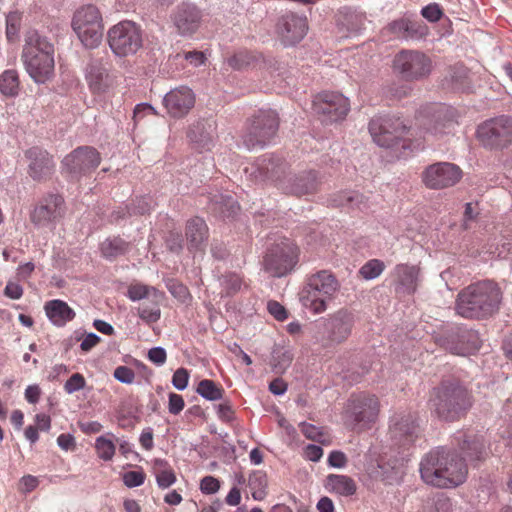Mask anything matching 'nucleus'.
<instances>
[{
	"label": "nucleus",
	"instance_id": "obj_54",
	"mask_svg": "<svg viewBox=\"0 0 512 512\" xmlns=\"http://www.w3.org/2000/svg\"><path fill=\"white\" fill-rule=\"evenodd\" d=\"M165 243L168 250L173 253L179 254L183 249V238L179 232H169Z\"/></svg>",
	"mask_w": 512,
	"mask_h": 512
},
{
	"label": "nucleus",
	"instance_id": "obj_55",
	"mask_svg": "<svg viewBox=\"0 0 512 512\" xmlns=\"http://www.w3.org/2000/svg\"><path fill=\"white\" fill-rule=\"evenodd\" d=\"M114 378L123 384H131L135 379L134 371L127 366H118L113 373Z\"/></svg>",
	"mask_w": 512,
	"mask_h": 512
},
{
	"label": "nucleus",
	"instance_id": "obj_32",
	"mask_svg": "<svg viewBox=\"0 0 512 512\" xmlns=\"http://www.w3.org/2000/svg\"><path fill=\"white\" fill-rule=\"evenodd\" d=\"M86 79L94 92H104L109 86L107 68L99 59H92L87 67Z\"/></svg>",
	"mask_w": 512,
	"mask_h": 512
},
{
	"label": "nucleus",
	"instance_id": "obj_15",
	"mask_svg": "<svg viewBox=\"0 0 512 512\" xmlns=\"http://www.w3.org/2000/svg\"><path fill=\"white\" fill-rule=\"evenodd\" d=\"M100 163V153L92 146L77 147L62 161L64 168L74 176L87 175L94 171Z\"/></svg>",
	"mask_w": 512,
	"mask_h": 512
},
{
	"label": "nucleus",
	"instance_id": "obj_38",
	"mask_svg": "<svg viewBox=\"0 0 512 512\" xmlns=\"http://www.w3.org/2000/svg\"><path fill=\"white\" fill-rule=\"evenodd\" d=\"M127 297L131 301H139L142 299H156L163 300L164 293L155 287L148 286L142 283L131 284L127 290Z\"/></svg>",
	"mask_w": 512,
	"mask_h": 512
},
{
	"label": "nucleus",
	"instance_id": "obj_51",
	"mask_svg": "<svg viewBox=\"0 0 512 512\" xmlns=\"http://www.w3.org/2000/svg\"><path fill=\"white\" fill-rule=\"evenodd\" d=\"M293 360L288 351H276L272 358V368L276 373H283L290 366Z\"/></svg>",
	"mask_w": 512,
	"mask_h": 512
},
{
	"label": "nucleus",
	"instance_id": "obj_61",
	"mask_svg": "<svg viewBox=\"0 0 512 512\" xmlns=\"http://www.w3.org/2000/svg\"><path fill=\"white\" fill-rule=\"evenodd\" d=\"M422 16L430 22H437L442 17V10L436 3L429 4L422 8Z\"/></svg>",
	"mask_w": 512,
	"mask_h": 512
},
{
	"label": "nucleus",
	"instance_id": "obj_2",
	"mask_svg": "<svg viewBox=\"0 0 512 512\" xmlns=\"http://www.w3.org/2000/svg\"><path fill=\"white\" fill-rule=\"evenodd\" d=\"M503 294L497 283L478 281L463 288L455 300V312L466 319H487L499 311Z\"/></svg>",
	"mask_w": 512,
	"mask_h": 512
},
{
	"label": "nucleus",
	"instance_id": "obj_20",
	"mask_svg": "<svg viewBox=\"0 0 512 512\" xmlns=\"http://www.w3.org/2000/svg\"><path fill=\"white\" fill-rule=\"evenodd\" d=\"M320 182L317 173L313 170L303 171L298 174L289 172L287 177L280 182V190L286 194L301 197L317 192Z\"/></svg>",
	"mask_w": 512,
	"mask_h": 512
},
{
	"label": "nucleus",
	"instance_id": "obj_4",
	"mask_svg": "<svg viewBox=\"0 0 512 512\" xmlns=\"http://www.w3.org/2000/svg\"><path fill=\"white\" fill-rule=\"evenodd\" d=\"M340 283L328 270H321L312 274L307 285L300 293L302 305L315 314L327 309V301L331 300L339 291Z\"/></svg>",
	"mask_w": 512,
	"mask_h": 512
},
{
	"label": "nucleus",
	"instance_id": "obj_56",
	"mask_svg": "<svg viewBox=\"0 0 512 512\" xmlns=\"http://www.w3.org/2000/svg\"><path fill=\"white\" fill-rule=\"evenodd\" d=\"M188 380H189V373H188L187 369L178 368L173 374L172 384L177 390L183 391L188 386Z\"/></svg>",
	"mask_w": 512,
	"mask_h": 512
},
{
	"label": "nucleus",
	"instance_id": "obj_35",
	"mask_svg": "<svg viewBox=\"0 0 512 512\" xmlns=\"http://www.w3.org/2000/svg\"><path fill=\"white\" fill-rule=\"evenodd\" d=\"M325 486L341 496H352L357 490L355 481L347 475L330 474L326 477Z\"/></svg>",
	"mask_w": 512,
	"mask_h": 512
},
{
	"label": "nucleus",
	"instance_id": "obj_22",
	"mask_svg": "<svg viewBox=\"0 0 512 512\" xmlns=\"http://www.w3.org/2000/svg\"><path fill=\"white\" fill-rule=\"evenodd\" d=\"M163 104L171 117L182 118L194 107L195 95L190 88L181 86L169 91Z\"/></svg>",
	"mask_w": 512,
	"mask_h": 512
},
{
	"label": "nucleus",
	"instance_id": "obj_57",
	"mask_svg": "<svg viewBox=\"0 0 512 512\" xmlns=\"http://www.w3.org/2000/svg\"><path fill=\"white\" fill-rule=\"evenodd\" d=\"M145 480V474L140 471H129L124 473L123 475V482L124 484L129 487H138L144 483Z\"/></svg>",
	"mask_w": 512,
	"mask_h": 512
},
{
	"label": "nucleus",
	"instance_id": "obj_63",
	"mask_svg": "<svg viewBox=\"0 0 512 512\" xmlns=\"http://www.w3.org/2000/svg\"><path fill=\"white\" fill-rule=\"evenodd\" d=\"M185 402L181 395L176 393L169 394L168 411L173 415H178L184 408Z\"/></svg>",
	"mask_w": 512,
	"mask_h": 512
},
{
	"label": "nucleus",
	"instance_id": "obj_7",
	"mask_svg": "<svg viewBox=\"0 0 512 512\" xmlns=\"http://www.w3.org/2000/svg\"><path fill=\"white\" fill-rule=\"evenodd\" d=\"M72 28L87 48L97 47L103 37L102 16L94 5L79 8L72 18Z\"/></svg>",
	"mask_w": 512,
	"mask_h": 512
},
{
	"label": "nucleus",
	"instance_id": "obj_3",
	"mask_svg": "<svg viewBox=\"0 0 512 512\" xmlns=\"http://www.w3.org/2000/svg\"><path fill=\"white\" fill-rule=\"evenodd\" d=\"M429 402L438 418L452 422L467 414L473 405V396L460 381L449 379L433 388Z\"/></svg>",
	"mask_w": 512,
	"mask_h": 512
},
{
	"label": "nucleus",
	"instance_id": "obj_5",
	"mask_svg": "<svg viewBox=\"0 0 512 512\" xmlns=\"http://www.w3.org/2000/svg\"><path fill=\"white\" fill-rule=\"evenodd\" d=\"M298 257L296 244L288 238H279L266 249L262 260L263 270L274 278L285 277L294 270Z\"/></svg>",
	"mask_w": 512,
	"mask_h": 512
},
{
	"label": "nucleus",
	"instance_id": "obj_58",
	"mask_svg": "<svg viewBox=\"0 0 512 512\" xmlns=\"http://www.w3.org/2000/svg\"><path fill=\"white\" fill-rule=\"evenodd\" d=\"M210 252L215 260L223 261L229 256V251L224 242L213 240L210 247Z\"/></svg>",
	"mask_w": 512,
	"mask_h": 512
},
{
	"label": "nucleus",
	"instance_id": "obj_28",
	"mask_svg": "<svg viewBox=\"0 0 512 512\" xmlns=\"http://www.w3.org/2000/svg\"><path fill=\"white\" fill-rule=\"evenodd\" d=\"M395 291L400 294H413L417 288L419 269L416 266L399 264L395 267Z\"/></svg>",
	"mask_w": 512,
	"mask_h": 512
},
{
	"label": "nucleus",
	"instance_id": "obj_41",
	"mask_svg": "<svg viewBox=\"0 0 512 512\" xmlns=\"http://www.w3.org/2000/svg\"><path fill=\"white\" fill-rule=\"evenodd\" d=\"M137 308V315L147 324L157 322L161 317L160 303L162 300L148 299Z\"/></svg>",
	"mask_w": 512,
	"mask_h": 512
},
{
	"label": "nucleus",
	"instance_id": "obj_37",
	"mask_svg": "<svg viewBox=\"0 0 512 512\" xmlns=\"http://www.w3.org/2000/svg\"><path fill=\"white\" fill-rule=\"evenodd\" d=\"M385 117L383 115H377L373 117L369 122V133L373 141L380 147L390 148L393 146L392 138L387 137L388 130L386 128Z\"/></svg>",
	"mask_w": 512,
	"mask_h": 512
},
{
	"label": "nucleus",
	"instance_id": "obj_59",
	"mask_svg": "<svg viewBox=\"0 0 512 512\" xmlns=\"http://www.w3.org/2000/svg\"><path fill=\"white\" fill-rule=\"evenodd\" d=\"M152 199L150 197L137 198L133 205L130 207L132 214L144 215L151 210Z\"/></svg>",
	"mask_w": 512,
	"mask_h": 512
},
{
	"label": "nucleus",
	"instance_id": "obj_26",
	"mask_svg": "<svg viewBox=\"0 0 512 512\" xmlns=\"http://www.w3.org/2000/svg\"><path fill=\"white\" fill-rule=\"evenodd\" d=\"M202 15L200 10L192 4L180 5L173 16L174 25L181 35H191L200 26Z\"/></svg>",
	"mask_w": 512,
	"mask_h": 512
},
{
	"label": "nucleus",
	"instance_id": "obj_40",
	"mask_svg": "<svg viewBox=\"0 0 512 512\" xmlns=\"http://www.w3.org/2000/svg\"><path fill=\"white\" fill-rule=\"evenodd\" d=\"M461 450L470 461H481L487 455L484 440L478 436H474L471 440H464Z\"/></svg>",
	"mask_w": 512,
	"mask_h": 512
},
{
	"label": "nucleus",
	"instance_id": "obj_18",
	"mask_svg": "<svg viewBox=\"0 0 512 512\" xmlns=\"http://www.w3.org/2000/svg\"><path fill=\"white\" fill-rule=\"evenodd\" d=\"M276 31L280 42L285 47L294 46L307 34V18L292 12L287 13L279 18L276 25Z\"/></svg>",
	"mask_w": 512,
	"mask_h": 512
},
{
	"label": "nucleus",
	"instance_id": "obj_50",
	"mask_svg": "<svg viewBox=\"0 0 512 512\" xmlns=\"http://www.w3.org/2000/svg\"><path fill=\"white\" fill-rule=\"evenodd\" d=\"M21 25V14L11 12L6 17V36L9 41H15L18 38Z\"/></svg>",
	"mask_w": 512,
	"mask_h": 512
},
{
	"label": "nucleus",
	"instance_id": "obj_11",
	"mask_svg": "<svg viewBox=\"0 0 512 512\" xmlns=\"http://www.w3.org/2000/svg\"><path fill=\"white\" fill-rule=\"evenodd\" d=\"M477 137L485 148L502 149L512 143V118L499 116L482 123Z\"/></svg>",
	"mask_w": 512,
	"mask_h": 512
},
{
	"label": "nucleus",
	"instance_id": "obj_34",
	"mask_svg": "<svg viewBox=\"0 0 512 512\" xmlns=\"http://www.w3.org/2000/svg\"><path fill=\"white\" fill-rule=\"evenodd\" d=\"M210 212L221 218H232L240 210L238 202L231 195L215 194L208 203Z\"/></svg>",
	"mask_w": 512,
	"mask_h": 512
},
{
	"label": "nucleus",
	"instance_id": "obj_45",
	"mask_svg": "<svg viewBox=\"0 0 512 512\" xmlns=\"http://www.w3.org/2000/svg\"><path fill=\"white\" fill-rule=\"evenodd\" d=\"M331 204L335 207L340 206H357L359 207L364 202V196L357 192H340L330 200Z\"/></svg>",
	"mask_w": 512,
	"mask_h": 512
},
{
	"label": "nucleus",
	"instance_id": "obj_10",
	"mask_svg": "<svg viewBox=\"0 0 512 512\" xmlns=\"http://www.w3.org/2000/svg\"><path fill=\"white\" fill-rule=\"evenodd\" d=\"M108 43L117 56L134 54L142 46L141 31L134 22L122 21L109 29Z\"/></svg>",
	"mask_w": 512,
	"mask_h": 512
},
{
	"label": "nucleus",
	"instance_id": "obj_6",
	"mask_svg": "<svg viewBox=\"0 0 512 512\" xmlns=\"http://www.w3.org/2000/svg\"><path fill=\"white\" fill-rule=\"evenodd\" d=\"M279 118L275 111L259 110L247 120L243 143L248 149L263 148L276 135Z\"/></svg>",
	"mask_w": 512,
	"mask_h": 512
},
{
	"label": "nucleus",
	"instance_id": "obj_31",
	"mask_svg": "<svg viewBox=\"0 0 512 512\" xmlns=\"http://www.w3.org/2000/svg\"><path fill=\"white\" fill-rule=\"evenodd\" d=\"M215 123L211 120L196 121L187 133L191 142L196 143L201 148H209L215 135Z\"/></svg>",
	"mask_w": 512,
	"mask_h": 512
},
{
	"label": "nucleus",
	"instance_id": "obj_17",
	"mask_svg": "<svg viewBox=\"0 0 512 512\" xmlns=\"http://www.w3.org/2000/svg\"><path fill=\"white\" fill-rule=\"evenodd\" d=\"M64 199L59 194L44 196L31 212V222L37 227H47L64 215Z\"/></svg>",
	"mask_w": 512,
	"mask_h": 512
},
{
	"label": "nucleus",
	"instance_id": "obj_53",
	"mask_svg": "<svg viewBox=\"0 0 512 512\" xmlns=\"http://www.w3.org/2000/svg\"><path fill=\"white\" fill-rule=\"evenodd\" d=\"M85 385L86 381L83 375L75 373L65 382L64 389L68 394H72L83 389Z\"/></svg>",
	"mask_w": 512,
	"mask_h": 512
},
{
	"label": "nucleus",
	"instance_id": "obj_52",
	"mask_svg": "<svg viewBox=\"0 0 512 512\" xmlns=\"http://www.w3.org/2000/svg\"><path fill=\"white\" fill-rule=\"evenodd\" d=\"M156 481L160 488L166 489L176 482V475L171 468H165L156 473Z\"/></svg>",
	"mask_w": 512,
	"mask_h": 512
},
{
	"label": "nucleus",
	"instance_id": "obj_23",
	"mask_svg": "<svg viewBox=\"0 0 512 512\" xmlns=\"http://www.w3.org/2000/svg\"><path fill=\"white\" fill-rule=\"evenodd\" d=\"M395 38L404 40H421L428 35V26L421 20L401 17L393 20L385 28Z\"/></svg>",
	"mask_w": 512,
	"mask_h": 512
},
{
	"label": "nucleus",
	"instance_id": "obj_24",
	"mask_svg": "<svg viewBox=\"0 0 512 512\" xmlns=\"http://www.w3.org/2000/svg\"><path fill=\"white\" fill-rule=\"evenodd\" d=\"M419 431L417 418L412 414L395 417L389 429L391 439L401 446L412 443L418 437Z\"/></svg>",
	"mask_w": 512,
	"mask_h": 512
},
{
	"label": "nucleus",
	"instance_id": "obj_25",
	"mask_svg": "<svg viewBox=\"0 0 512 512\" xmlns=\"http://www.w3.org/2000/svg\"><path fill=\"white\" fill-rule=\"evenodd\" d=\"M456 121L454 109L446 106H439L424 124L427 133L440 137L453 132Z\"/></svg>",
	"mask_w": 512,
	"mask_h": 512
},
{
	"label": "nucleus",
	"instance_id": "obj_30",
	"mask_svg": "<svg viewBox=\"0 0 512 512\" xmlns=\"http://www.w3.org/2000/svg\"><path fill=\"white\" fill-rule=\"evenodd\" d=\"M44 310L48 319L57 327L64 326L76 316L75 311L66 302L60 299L46 302Z\"/></svg>",
	"mask_w": 512,
	"mask_h": 512
},
{
	"label": "nucleus",
	"instance_id": "obj_47",
	"mask_svg": "<svg viewBox=\"0 0 512 512\" xmlns=\"http://www.w3.org/2000/svg\"><path fill=\"white\" fill-rule=\"evenodd\" d=\"M256 61V56L249 51H239L227 59L228 65L234 70H243Z\"/></svg>",
	"mask_w": 512,
	"mask_h": 512
},
{
	"label": "nucleus",
	"instance_id": "obj_16",
	"mask_svg": "<svg viewBox=\"0 0 512 512\" xmlns=\"http://www.w3.org/2000/svg\"><path fill=\"white\" fill-rule=\"evenodd\" d=\"M461 169L449 162L429 165L422 173V181L429 189H444L454 186L461 179Z\"/></svg>",
	"mask_w": 512,
	"mask_h": 512
},
{
	"label": "nucleus",
	"instance_id": "obj_62",
	"mask_svg": "<svg viewBox=\"0 0 512 512\" xmlns=\"http://www.w3.org/2000/svg\"><path fill=\"white\" fill-rule=\"evenodd\" d=\"M267 309L268 312L278 321H284L288 317L285 307L277 301H269L267 303Z\"/></svg>",
	"mask_w": 512,
	"mask_h": 512
},
{
	"label": "nucleus",
	"instance_id": "obj_19",
	"mask_svg": "<svg viewBox=\"0 0 512 512\" xmlns=\"http://www.w3.org/2000/svg\"><path fill=\"white\" fill-rule=\"evenodd\" d=\"M288 164L278 156L265 154L252 166L251 175L257 181L271 180L280 189V182L287 177Z\"/></svg>",
	"mask_w": 512,
	"mask_h": 512
},
{
	"label": "nucleus",
	"instance_id": "obj_49",
	"mask_svg": "<svg viewBox=\"0 0 512 512\" xmlns=\"http://www.w3.org/2000/svg\"><path fill=\"white\" fill-rule=\"evenodd\" d=\"M95 449L100 459L109 461L113 458L116 447L112 440L99 436L95 441Z\"/></svg>",
	"mask_w": 512,
	"mask_h": 512
},
{
	"label": "nucleus",
	"instance_id": "obj_44",
	"mask_svg": "<svg viewBox=\"0 0 512 512\" xmlns=\"http://www.w3.org/2000/svg\"><path fill=\"white\" fill-rule=\"evenodd\" d=\"M385 117L386 128L388 130V136L392 138L393 146L398 143L404 134L407 132V126L404 122L395 116L383 115Z\"/></svg>",
	"mask_w": 512,
	"mask_h": 512
},
{
	"label": "nucleus",
	"instance_id": "obj_29",
	"mask_svg": "<svg viewBox=\"0 0 512 512\" xmlns=\"http://www.w3.org/2000/svg\"><path fill=\"white\" fill-rule=\"evenodd\" d=\"M186 239L189 251L200 250L208 238V227L200 217H194L187 221Z\"/></svg>",
	"mask_w": 512,
	"mask_h": 512
},
{
	"label": "nucleus",
	"instance_id": "obj_43",
	"mask_svg": "<svg viewBox=\"0 0 512 512\" xmlns=\"http://www.w3.org/2000/svg\"><path fill=\"white\" fill-rule=\"evenodd\" d=\"M196 392L201 397L209 401L221 400L224 395V389L209 379L201 380L198 384Z\"/></svg>",
	"mask_w": 512,
	"mask_h": 512
},
{
	"label": "nucleus",
	"instance_id": "obj_14",
	"mask_svg": "<svg viewBox=\"0 0 512 512\" xmlns=\"http://www.w3.org/2000/svg\"><path fill=\"white\" fill-rule=\"evenodd\" d=\"M352 324V314L347 310L341 309L328 318L319 320L315 327L319 339L339 343L349 336Z\"/></svg>",
	"mask_w": 512,
	"mask_h": 512
},
{
	"label": "nucleus",
	"instance_id": "obj_46",
	"mask_svg": "<svg viewBox=\"0 0 512 512\" xmlns=\"http://www.w3.org/2000/svg\"><path fill=\"white\" fill-rule=\"evenodd\" d=\"M221 287L227 296L237 293L242 286V277L235 272H226L219 278Z\"/></svg>",
	"mask_w": 512,
	"mask_h": 512
},
{
	"label": "nucleus",
	"instance_id": "obj_39",
	"mask_svg": "<svg viewBox=\"0 0 512 512\" xmlns=\"http://www.w3.org/2000/svg\"><path fill=\"white\" fill-rule=\"evenodd\" d=\"M248 487L254 500L262 501L267 496L268 479L265 472L253 471L248 478Z\"/></svg>",
	"mask_w": 512,
	"mask_h": 512
},
{
	"label": "nucleus",
	"instance_id": "obj_60",
	"mask_svg": "<svg viewBox=\"0 0 512 512\" xmlns=\"http://www.w3.org/2000/svg\"><path fill=\"white\" fill-rule=\"evenodd\" d=\"M220 489V482L213 476H205L200 482V490L204 494H214Z\"/></svg>",
	"mask_w": 512,
	"mask_h": 512
},
{
	"label": "nucleus",
	"instance_id": "obj_36",
	"mask_svg": "<svg viewBox=\"0 0 512 512\" xmlns=\"http://www.w3.org/2000/svg\"><path fill=\"white\" fill-rule=\"evenodd\" d=\"M130 242L125 241L119 236L105 239L100 244L101 255L108 260H113L119 256L125 255L130 250Z\"/></svg>",
	"mask_w": 512,
	"mask_h": 512
},
{
	"label": "nucleus",
	"instance_id": "obj_64",
	"mask_svg": "<svg viewBox=\"0 0 512 512\" xmlns=\"http://www.w3.org/2000/svg\"><path fill=\"white\" fill-rule=\"evenodd\" d=\"M409 91L406 85L393 83L387 87L386 94L391 98L402 99L409 94Z\"/></svg>",
	"mask_w": 512,
	"mask_h": 512
},
{
	"label": "nucleus",
	"instance_id": "obj_12",
	"mask_svg": "<svg viewBox=\"0 0 512 512\" xmlns=\"http://www.w3.org/2000/svg\"><path fill=\"white\" fill-rule=\"evenodd\" d=\"M438 342L452 354L467 356L480 349L482 339L477 330L459 326L447 331L438 339Z\"/></svg>",
	"mask_w": 512,
	"mask_h": 512
},
{
	"label": "nucleus",
	"instance_id": "obj_13",
	"mask_svg": "<svg viewBox=\"0 0 512 512\" xmlns=\"http://www.w3.org/2000/svg\"><path fill=\"white\" fill-rule=\"evenodd\" d=\"M313 109L323 123L331 124L346 117L350 104L341 93L322 92L315 97Z\"/></svg>",
	"mask_w": 512,
	"mask_h": 512
},
{
	"label": "nucleus",
	"instance_id": "obj_1",
	"mask_svg": "<svg viewBox=\"0 0 512 512\" xmlns=\"http://www.w3.org/2000/svg\"><path fill=\"white\" fill-rule=\"evenodd\" d=\"M421 479L437 488H453L467 477L465 460L453 448L439 446L429 451L420 462Z\"/></svg>",
	"mask_w": 512,
	"mask_h": 512
},
{
	"label": "nucleus",
	"instance_id": "obj_27",
	"mask_svg": "<svg viewBox=\"0 0 512 512\" xmlns=\"http://www.w3.org/2000/svg\"><path fill=\"white\" fill-rule=\"evenodd\" d=\"M28 74L38 83L47 81L54 72V54L42 53L40 56L23 59Z\"/></svg>",
	"mask_w": 512,
	"mask_h": 512
},
{
	"label": "nucleus",
	"instance_id": "obj_33",
	"mask_svg": "<svg viewBox=\"0 0 512 512\" xmlns=\"http://www.w3.org/2000/svg\"><path fill=\"white\" fill-rule=\"evenodd\" d=\"M54 54V46L45 36L38 31H30L25 38V46L22 52V59L40 56L42 53Z\"/></svg>",
	"mask_w": 512,
	"mask_h": 512
},
{
	"label": "nucleus",
	"instance_id": "obj_48",
	"mask_svg": "<svg viewBox=\"0 0 512 512\" xmlns=\"http://www.w3.org/2000/svg\"><path fill=\"white\" fill-rule=\"evenodd\" d=\"M385 269V264L379 259H371L366 262L359 270V274L365 280L377 278Z\"/></svg>",
	"mask_w": 512,
	"mask_h": 512
},
{
	"label": "nucleus",
	"instance_id": "obj_21",
	"mask_svg": "<svg viewBox=\"0 0 512 512\" xmlns=\"http://www.w3.org/2000/svg\"><path fill=\"white\" fill-rule=\"evenodd\" d=\"M28 161V174L37 182L46 181L54 173L55 163L52 156L39 147H32L25 152Z\"/></svg>",
	"mask_w": 512,
	"mask_h": 512
},
{
	"label": "nucleus",
	"instance_id": "obj_42",
	"mask_svg": "<svg viewBox=\"0 0 512 512\" xmlns=\"http://www.w3.org/2000/svg\"><path fill=\"white\" fill-rule=\"evenodd\" d=\"M19 77L16 70L10 69L0 75V91L6 96H16L19 92Z\"/></svg>",
	"mask_w": 512,
	"mask_h": 512
},
{
	"label": "nucleus",
	"instance_id": "obj_9",
	"mask_svg": "<svg viewBox=\"0 0 512 512\" xmlns=\"http://www.w3.org/2000/svg\"><path fill=\"white\" fill-rule=\"evenodd\" d=\"M393 68L402 79L418 81L429 76L432 71V62L423 52L402 50L395 55Z\"/></svg>",
	"mask_w": 512,
	"mask_h": 512
},
{
	"label": "nucleus",
	"instance_id": "obj_8",
	"mask_svg": "<svg viewBox=\"0 0 512 512\" xmlns=\"http://www.w3.org/2000/svg\"><path fill=\"white\" fill-rule=\"evenodd\" d=\"M379 400L375 395L360 393L352 395L347 401L345 417L352 429L368 428L378 418Z\"/></svg>",
	"mask_w": 512,
	"mask_h": 512
}]
</instances>
